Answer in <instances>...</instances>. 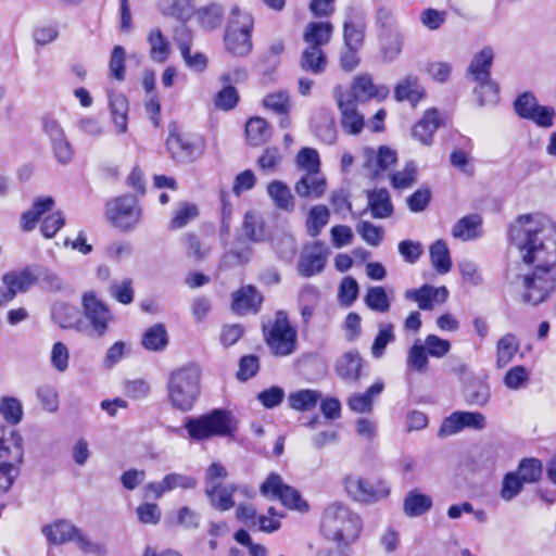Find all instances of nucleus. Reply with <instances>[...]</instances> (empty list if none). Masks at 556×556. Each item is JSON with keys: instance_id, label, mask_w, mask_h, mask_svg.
I'll use <instances>...</instances> for the list:
<instances>
[{"instance_id": "f257e3e1", "label": "nucleus", "mask_w": 556, "mask_h": 556, "mask_svg": "<svg viewBox=\"0 0 556 556\" xmlns=\"http://www.w3.org/2000/svg\"><path fill=\"white\" fill-rule=\"evenodd\" d=\"M510 243L531 273L519 277L522 301L531 305L543 303L556 288V224L541 215H521L509 228Z\"/></svg>"}, {"instance_id": "f03ea898", "label": "nucleus", "mask_w": 556, "mask_h": 556, "mask_svg": "<svg viewBox=\"0 0 556 556\" xmlns=\"http://www.w3.org/2000/svg\"><path fill=\"white\" fill-rule=\"evenodd\" d=\"M320 529L326 538L338 545L346 546L358 539L362 520L349 506L333 502L324 510Z\"/></svg>"}, {"instance_id": "7ed1b4c3", "label": "nucleus", "mask_w": 556, "mask_h": 556, "mask_svg": "<svg viewBox=\"0 0 556 556\" xmlns=\"http://www.w3.org/2000/svg\"><path fill=\"white\" fill-rule=\"evenodd\" d=\"M23 462V435L0 422V495L12 488L21 473Z\"/></svg>"}, {"instance_id": "20e7f679", "label": "nucleus", "mask_w": 556, "mask_h": 556, "mask_svg": "<svg viewBox=\"0 0 556 556\" xmlns=\"http://www.w3.org/2000/svg\"><path fill=\"white\" fill-rule=\"evenodd\" d=\"M201 372L195 365H186L173 370L167 381L170 405L181 412L192 409L200 395Z\"/></svg>"}, {"instance_id": "39448f33", "label": "nucleus", "mask_w": 556, "mask_h": 556, "mask_svg": "<svg viewBox=\"0 0 556 556\" xmlns=\"http://www.w3.org/2000/svg\"><path fill=\"white\" fill-rule=\"evenodd\" d=\"M189 438L195 441L212 437H225L235 429L231 414L223 409H214L198 418H189L185 425Z\"/></svg>"}, {"instance_id": "423d86ee", "label": "nucleus", "mask_w": 556, "mask_h": 556, "mask_svg": "<svg viewBox=\"0 0 556 556\" xmlns=\"http://www.w3.org/2000/svg\"><path fill=\"white\" fill-rule=\"evenodd\" d=\"M494 53L490 47L483 48L477 53L468 68L469 75L478 83L475 94L480 105L495 102L497 96V85L490 79V68L493 63Z\"/></svg>"}, {"instance_id": "0eeeda50", "label": "nucleus", "mask_w": 556, "mask_h": 556, "mask_svg": "<svg viewBox=\"0 0 556 556\" xmlns=\"http://www.w3.org/2000/svg\"><path fill=\"white\" fill-rule=\"evenodd\" d=\"M46 539L52 544H64L73 541L85 553L102 556L105 554L103 544L92 542L84 532L67 520H58L42 528Z\"/></svg>"}, {"instance_id": "6e6552de", "label": "nucleus", "mask_w": 556, "mask_h": 556, "mask_svg": "<svg viewBox=\"0 0 556 556\" xmlns=\"http://www.w3.org/2000/svg\"><path fill=\"white\" fill-rule=\"evenodd\" d=\"M298 332L289 323L287 313L278 311L265 331L266 343L276 356L291 355L296 348Z\"/></svg>"}, {"instance_id": "1a4fd4ad", "label": "nucleus", "mask_w": 556, "mask_h": 556, "mask_svg": "<svg viewBox=\"0 0 556 556\" xmlns=\"http://www.w3.org/2000/svg\"><path fill=\"white\" fill-rule=\"evenodd\" d=\"M232 14L237 15V20H232L226 29V48L235 55H248L252 51L253 20L249 14H239L237 9L232 10Z\"/></svg>"}, {"instance_id": "9d476101", "label": "nucleus", "mask_w": 556, "mask_h": 556, "mask_svg": "<svg viewBox=\"0 0 556 556\" xmlns=\"http://www.w3.org/2000/svg\"><path fill=\"white\" fill-rule=\"evenodd\" d=\"M106 215L114 227L127 231L139 224L142 211L136 197L126 194L108 203Z\"/></svg>"}, {"instance_id": "9b49d317", "label": "nucleus", "mask_w": 556, "mask_h": 556, "mask_svg": "<svg viewBox=\"0 0 556 556\" xmlns=\"http://www.w3.org/2000/svg\"><path fill=\"white\" fill-rule=\"evenodd\" d=\"M344 489L350 497L361 503H376L389 496L391 489L384 480L370 482L358 475L344 479Z\"/></svg>"}, {"instance_id": "f8f14e48", "label": "nucleus", "mask_w": 556, "mask_h": 556, "mask_svg": "<svg viewBox=\"0 0 556 556\" xmlns=\"http://www.w3.org/2000/svg\"><path fill=\"white\" fill-rule=\"evenodd\" d=\"M261 494L270 498H278L282 505L290 509L306 513L309 509L307 502L302 500L294 488L285 484L281 476L271 472L260 488Z\"/></svg>"}, {"instance_id": "ddd939ff", "label": "nucleus", "mask_w": 556, "mask_h": 556, "mask_svg": "<svg viewBox=\"0 0 556 556\" xmlns=\"http://www.w3.org/2000/svg\"><path fill=\"white\" fill-rule=\"evenodd\" d=\"M84 316L89 323L88 334L92 338H102L112 320V313L94 292L89 291L83 295Z\"/></svg>"}, {"instance_id": "4468645a", "label": "nucleus", "mask_w": 556, "mask_h": 556, "mask_svg": "<svg viewBox=\"0 0 556 556\" xmlns=\"http://www.w3.org/2000/svg\"><path fill=\"white\" fill-rule=\"evenodd\" d=\"M514 108L520 117L532 121L540 127L549 128L554 124L556 115L554 108L540 105L536 98L530 92L520 94L516 99Z\"/></svg>"}, {"instance_id": "2eb2a0df", "label": "nucleus", "mask_w": 556, "mask_h": 556, "mask_svg": "<svg viewBox=\"0 0 556 556\" xmlns=\"http://www.w3.org/2000/svg\"><path fill=\"white\" fill-rule=\"evenodd\" d=\"M333 96L341 112L342 128L350 135L359 134L364 127V117L356 110L353 94L346 88L337 86Z\"/></svg>"}, {"instance_id": "dca6fc26", "label": "nucleus", "mask_w": 556, "mask_h": 556, "mask_svg": "<svg viewBox=\"0 0 556 556\" xmlns=\"http://www.w3.org/2000/svg\"><path fill=\"white\" fill-rule=\"evenodd\" d=\"M42 130L49 138L54 156L59 163L63 165L68 164L73 160L74 151L61 123L54 117L46 116L42 119Z\"/></svg>"}, {"instance_id": "f3484780", "label": "nucleus", "mask_w": 556, "mask_h": 556, "mask_svg": "<svg viewBox=\"0 0 556 556\" xmlns=\"http://www.w3.org/2000/svg\"><path fill=\"white\" fill-rule=\"evenodd\" d=\"M486 427V418L479 412H454L446 417L440 429L439 435L447 437L456 434L465 428L482 430Z\"/></svg>"}, {"instance_id": "a211bd4d", "label": "nucleus", "mask_w": 556, "mask_h": 556, "mask_svg": "<svg viewBox=\"0 0 556 556\" xmlns=\"http://www.w3.org/2000/svg\"><path fill=\"white\" fill-rule=\"evenodd\" d=\"M166 147L172 157L182 163L192 162L204 152V143L201 139L192 140L176 131L169 132Z\"/></svg>"}, {"instance_id": "6ab92c4d", "label": "nucleus", "mask_w": 556, "mask_h": 556, "mask_svg": "<svg viewBox=\"0 0 556 556\" xmlns=\"http://www.w3.org/2000/svg\"><path fill=\"white\" fill-rule=\"evenodd\" d=\"M329 254L328 248L321 241L306 245L299 258L298 271L303 277H312L321 273Z\"/></svg>"}, {"instance_id": "aec40b11", "label": "nucleus", "mask_w": 556, "mask_h": 556, "mask_svg": "<svg viewBox=\"0 0 556 556\" xmlns=\"http://www.w3.org/2000/svg\"><path fill=\"white\" fill-rule=\"evenodd\" d=\"M197 486V480L179 472H170L164 476L161 481L149 482L144 485V496L161 498L165 493L177 489L189 490Z\"/></svg>"}, {"instance_id": "412c9836", "label": "nucleus", "mask_w": 556, "mask_h": 556, "mask_svg": "<svg viewBox=\"0 0 556 556\" xmlns=\"http://www.w3.org/2000/svg\"><path fill=\"white\" fill-rule=\"evenodd\" d=\"M224 480L214 479L210 481L208 477L204 479V492L210 500L211 505L219 510L227 511L235 506L233 493L238 490L236 484H223Z\"/></svg>"}, {"instance_id": "4be33fe9", "label": "nucleus", "mask_w": 556, "mask_h": 556, "mask_svg": "<svg viewBox=\"0 0 556 556\" xmlns=\"http://www.w3.org/2000/svg\"><path fill=\"white\" fill-rule=\"evenodd\" d=\"M406 300L414 301L422 311H431L437 304H443L448 298L446 287L424 285L418 289H409L404 294Z\"/></svg>"}, {"instance_id": "5701e85b", "label": "nucleus", "mask_w": 556, "mask_h": 556, "mask_svg": "<svg viewBox=\"0 0 556 556\" xmlns=\"http://www.w3.org/2000/svg\"><path fill=\"white\" fill-rule=\"evenodd\" d=\"M247 78L245 70H235L232 74H224L220 76L219 80L224 85L223 89L216 93L214 97V105L215 108L222 111L232 110L238 101L239 94L235 87L230 86L232 80L240 81Z\"/></svg>"}, {"instance_id": "b1692460", "label": "nucleus", "mask_w": 556, "mask_h": 556, "mask_svg": "<svg viewBox=\"0 0 556 556\" xmlns=\"http://www.w3.org/2000/svg\"><path fill=\"white\" fill-rule=\"evenodd\" d=\"M350 93L353 94L354 102L370 99L382 101L389 96L390 90L384 85H375L369 75H359L354 78Z\"/></svg>"}, {"instance_id": "393cba45", "label": "nucleus", "mask_w": 556, "mask_h": 556, "mask_svg": "<svg viewBox=\"0 0 556 556\" xmlns=\"http://www.w3.org/2000/svg\"><path fill=\"white\" fill-rule=\"evenodd\" d=\"M366 167L374 177L380 175L396 163V152L388 147H380L377 151L368 148L365 150Z\"/></svg>"}, {"instance_id": "a878e982", "label": "nucleus", "mask_w": 556, "mask_h": 556, "mask_svg": "<svg viewBox=\"0 0 556 556\" xmlns=\"http://www.w3.org/2000/svg\"><path fill=\"white\" fill-rule=\"evenodd\" d=\"M109 108L113 127L116 134H125L128 129V100L123 93L109 94Z\"/></svg>"}, {"instance_id": "bb28decb", "label": "nucleus", "mask_w": 556, "mask_h": 556, "mask_svg": "<svg viewBox=\"0 0 556 556\" xmlns=\"http://www.w3.org/2000/svg\"><path fill=\"white\" fill-rule=\"evenodd\" d=\"M384 389L382 380L374 382L364 393H354L348 400V406L351 410L358 414L371 413L374 401Z\"/></svg>"}, {"instance_id": "cd10ccee", "label": "nucleus", "mask_w": 556, "mask_h": 556, "mask_svg": "<svg viewBox=\"0 0 556 556\" xmlns=\"http://www.w3.org/2000/svg\"><path fill=\"white\" fill-rule=\"evenodd\" d=\"M440 126L439 112L435 109H429L413 127V137L422 144L429 146L432 143L433 135Z\"/></svg>"}, {"instance_id": "c85d7f7f", "label": "nucleus", "mask_w": 556, "mask_h": 556, "mask_svg": "<svg viewBox=\"0 0 556 556\" xmlns=\"http://www.w3.org/2000/svg\"><path fill=\"white\" fill-rule=\"evenodd\" d=\"M296 194L301 198L318 199L326 191V179L320 173L305 174L294 186Z\"/></svg>"}, {"instance_id": "c756f323", "label": "nucleus", "mask_w": 556, "mask_h": 556, "mask_svg": "<svg viewBox=\"0 0 556 556\" xmlns=\"http://www.w3.org/2000/svg\"><path fill=\"white\" fill-rule=\"evenodd\" d=\"M363 358L355 350L344 353L336 364L337 374L346 381L359 379Z\"/></svg>"}, {"instance_id": "7c9ffc66", "label": "nucleus", "mask_w": 556, "mask_h": 556, "mask_svg": "<svg viewBox=\"0 0 556 556\" xmlns=\"http://www.w3.org/2000/svg\"><path fill=\"white\" fill-rule=\"evenodd\" d=\"M262 302V296L252 286H247L232 294V308L238 314L255 312Z\"/></svg>"}, {"instance_id": "2f4dec72", "label": "nucleus", "mask_w": 556, "mask_h": 556, "mask_svg": "<svg viewBox=\"0 0 556 556\" xmlns=\"http://www.w3.org/2000/svg\"><path fill=\"white\" fill-rule=\"evenodd\" d=\"M394 96L400 102L409 101L415 105L424 98L425 89L420 86L417 76L407 75L395 86Z\"/></svg>"}, {"instance_id": "473e14b6", "label": "nucleus", "mask_w": 556, "mask_h": 556, "mask_svg": "<svg viewBox=\"0 0 556 556\" xmlns=\"http://www.w3.org/2000/svg\"><path fill=\"white\" fill-rule=\"evenodd\" d=\"M482 218L471 214L460 218L452 228V236L463 241L476 239L481 236Z\"/></svg>"}, {"instance_id": "72a5a7b5", "label": "nucleus", "mask_w": 556, "mask_h": 556, "mask_svg": "<svg viewBox=\"0 0 556 556\" xmlns=\"http://www.w3.org/2000/svg\"><path fill=\"white\" fill-rule=\"evenodd\" d=\"M368 207L374 218H388L393 214V205L387 189H374L368 192Z\"/></svg>"}, {"instance_id": "f704fd0d", "label": "nucleus", "mask_w": 556, "mask_h": 556, "mask_svg": "<svg viewBox=\"0 0 556 556\" xmlns=\"http://www.w3.org/2000/svg\"><path fill=\"white\" fill-rule=\"evenodd\" d=\"M321 400V393L314 389H300L290 392L287 402L291 409L307 412L316 407Z\"/></svg>"}, {"instance_id": "c9c22d12", "label": "nucleus", "mask_w": 556, "mask_h": 556, "mask_svg": "<svg viewBox=\"0 0 556 556\" xmlns=\"http://www.w3.org/2000/svg\"><path fill=\"white\" fill-rule=\"evenodd\" d=\"M331 35L332 25L329 22H312L307 24L303 38L307 47L321 49L330 41Z\"/></svg>"}, {"instance_id": "e433bc0d", "label": "nucleus", "mask_w": 556, "mask_h": 556, "mask_svg": "<svg viewBox=\"0 0 556 556\" xmlns=\"http://www.w3.org/2000/svg\"><path fill=\"white\" fill-rule=\"evenodd\" d=\"M328 64L327 56L323 49L316 47H306L300 56V67L304 72L314 75L323 74Z\"/></svg>"}, {"instance_id": "4c0bfd02", "label": "nucleus", "mask_w": 556, "mask_h": 556, "mask_svg": "<svg viewBox=\"0 0 556 556\" xmlns=\"http://www.w3.org/2000/svg\"><path fill=\"white\" fill-rule=\"evenodd\" d=\"M176 42L188 68L201 73L207 67V58L204 53L191 52V39L188 33H186V38H178Z\"/></svg>"}, {"instance_id": "58836bf2", "label": "nucleus", "mask_w": 556, "mask_h": 556, "mask_svg": "<svg viewBox=\"0 0 556 556\" xmlns=\"http://www.w3.org/2000/svg\"><path fill=\"white\" fill-rule=\"evenodd\" d=\"M54 201L51 197L38 198L35 200L30 210L25 212L21 217V227L25 231L33 230L40 217L52 210Z\"/></svg>"}, {"instance_id": "ea45409f", "label": "nucleus", "mask_w": 556, "mask_h": 556, "mask_svg": "<svg viewBox=\"0 0 556 556\" xmlns=\"http://www.w3.org/2000/svg\"><path fill=\"white\" fill-rule=\"evenodd\" d=\"M159 8L164 15L182 22L190 20L194 13L192 0H160Z\"/></svg>"}, {"instance_id": "a19ab883", "label": "nucleus", "mask_w": 556, "mask_h": 556, "mask_svg": "<svg viewBox=\"0 0 556 556\" xmlns=\"http://www.w3.org/2000/svg\"><path fill=\"white\" fill-rule=\"evenodd\" d=\"M150 56L154 62L163 63L170 54V45L160 28H152L148 34Z\"/></svg>"}, {"instance_id": "79ce46f5", "label": "nucleus", "mask_w": 556, "mask_h": 556, "mask_svg": "<svg viewBox=\"0 0 556 556\" xmlns=\"http://www.w3.org/2000/svg\"><path fill=\"white\" fill-rule=\"evenodd\" d=\"M267 192L278 208L287 212L294 210V198L285 182L280 180L271 181L267 187Z\"/></svg>"}, {"instance_id": "37998d69", "label": "nucleus", "mask_w": 556, "mask_h": 556, "mask_svg": "<svg viewBox=\"0 0 556 556\" xmlns=\"http://www.w3.org/2000/svg\"><path fill=\"white\" fill-rule=\"evenodd\" d=\"M520 348L519 339L513 333L501 337L496 343V365L504 367L510 363Z\"/></svg>"}, {"instance_id": "c03bdc74", "label": "nucleus", "mask_w": 556, "mask_h": 556, "mask_svg": "<svg viewBox=\"0 0 556 556\" xmlns=\"http://www.w3.org/2000/svg\"><path fill=\"white\" fill-rule=\"evenodd\" d=\"M432 507V500L417 490L410 491L404 500V513L408 517H417Z\"/></svg>"}, {"instance_id": "a18cd8bd", "label": "nucleus", "mask_w": 556, "mask_h": 556, "mask_svg": "<svg viewBox=\"0 0 556 556\" xmlns=\"http://www.w3.org/2000/svg\"><path fill=\"white\" fill-rule=\"evenodd\" d=\"M433 268L439 274H447L452 268L450 250L443 240H437L429 249Z\"/></svg>"}, {"instance_id": "49530a36", "label": "nucleus", "mask_w": 556, "mask_h": 556, "mask_svg": "<svg viewBox=\"0 0 556 556\" xmlns=\"http://www.w3.org/2000/svg\"><path fill=\"white\" fill-rule=\"evenodd\" d=\"M248 140L253 146L265 143L271 136L267 122L262 117H252L245 125Z\"/></svg>"}, {"instance_id": "de8ad7c7", "label": "nucleus", "mask_w": 556, "mask_h": 556, "mask_svg": "<svg viewBox=\"0 0 556 556\" xmlns=\"http://www.w3.org/2000/svg\"><path fill=\"white\" fill-rule=\"evenodd\" d=\"M0 416L10 426H17L24 416L21 401L14 396H2L0 399Z\"/></svg>"}, {"instance_id": "09e8293b", "label": "nucleus", "mask_w": 556, "mask_h": 556, "mask_svg": "<svg viewBox=\"0 0 556 556\" xmlns=\"http://www.w3.org/2000/svg\"><path fill=\"white\" fill-rule=\"evenodd\" d=\"M35 394L43 410L55 413L59 409V393L53 383H39L35 389Z\"/></svg>"}, {"instance_id": "8fccbe9b", "label": "nucleus", "mask_w": 556, "mask_h": 556, "mask_svg": "<svg viewBox=\"0 0 556 556\" xmlns=\"http://www.w3.org/2000/svg\"><path fill=\"white\" fill-rule=\"evenodd\" d=\"M242 227L247 237L254 242H263L268 238L264 222L255 212L245 213Z\"/></svg>"}, {"instance_id": "3c124183", "label": "nucleus", "mask_w": 556, "mask_h": 556, "mask_svg": "<svg viewBox=\"0 0 556 556\" xmlns=\"http://www.w3.org/2000/svg\"><path fill=\"white\" fill-rule=\"evenodd\" d=\"M168 344V336L162 324L150 327L142 337V345L149 351H162Z\"/></svg>"}, {"instance_id": "603ef678", "label": "nucleus", "mask_w": 556, "mask_h": 556, "mask_svg": "<svg viewBox=\"0 0 556 556\" xmlns=\"http://www.w3.org/2000/svg\"><path fill=\"white\" fill-rule=\"evenodd\" d=\"M330 212L327 206L318 204L313 206L306 219L307 233L311 237H317L321 229L328 224Z\"/></svg>"}, {"instance_id": "864d4df0", "label": "nucleus", "mask_w": 556, "mask_h": 556, "mask_svg": "<svg viewBox=\"0 0 556 556\" xmlns=\"http://www.w3.org/2000/svg\"><path fill=\"white\" fill-rule=\"evenodd\" d=\"M263 105L265 109L271 111L277 115H287L291 110V100L288 91L279 90L266 94L263 98Z\"/></svg>"}, {"instance_id": "5fc2aeb1", "label": "nucleus", "mask_w": 556, "mask_h": 556, "mask_svg": "<svg viewBox=\"0 0 556 556\" xmlns=\"http://www.w3.org/2000/svg\"><path fill=\"white\" fill-rule=\"evenodd\" d=\"M197 17L202 27L211 30L222 25L224 18V10L217 3H211L202 7L197 11Z\"/></svg>"}, {"instance_id": "6e6d98bb", "label": "nucleus", "mask_w": 556, "mask_h": 556, "mask_svg": "<svg viewBox=\"0 0 556 556\" xmlns=\"http://www.w3.org/2000/svg\"><path fill=\"white\" fill-rule=\"evenodd\" d=\"M407 366L410 370L426 372L429 366L428 353L420 340H416L407 355Z\"/></svg>"}, {"instance_id": "4d7b16f0", "label": "nucleus", "mask_w": 556, "mask_h": 556, "mask_svg": "<svg viewBox=\"0 0 556 556\" xmlns=\"http://www.w3.org/2000/svg\"><path fill=\"white\" fill-rule=\"evenodd\" d=\"M365 24L362 20L344 22V43L346 48L361 49L364 41Z\"/></svg>"}, {"instance_id": "13d9d810", "label": "nucleus", "mask_w": 556, "mask_h": 556, "mask_svg": "<svg viewBox=\"0 0 556 556\" xmlns=\"http://www.w3.org/2000/svg\"><path fill=\"white\" fill-rule=\"evenodd\" d=\"M36 277L29 269H25L21 273H8L2 277V283H7L10 286L14 293L16 294L20 291H26L30 288L37 280Z\"/></svg>"}, {"instance_id": "bf43d9fd", "label": "nucleus", "mask_w": 556, "mask_h": 556, "mask_svg": "<svg viewBox=\"0 0 556 556\" xmlns=\"http://www.w3.org/2000/svg\"><path fill=\"white\" fill-rule=\"evenodd\" d=\"M364 303L368 308L378 313H387L390 309V301L383 287H370L364 296Z\"/></svg>"}, {"instance_id": "052dcab7", "label": "nucleus", "mask_w": 556, "mask_h": 556, "mask_svg": "<svg viewBox=\"0 0 556 556\" xmlns=\"http://www.w3.org/2000/svg\"><path fill=\"white\" fill-rule=\"evenodd\" d=\"M199 215L198 206L193 203L182 202L174 212V216L169 223V228L173 230L180 229L187 226L191 220Z\"/></svg>"}, {"instance_id": "680f3d73", "label": "nucleus", "mask_w": 556, "mask_h": 556, "mask_svg": "<svg viewBox=\"0 0 556 556\" xmlns=\"http://www.w3.org/2000/svg\"><path fill=\"white\" fill-rule=\"evenodd\" d=\"M52 317L60 327L72 328L78 319V312L66 303H55L52 308Z\"/></svg>"}, {"instance_id": "e2e57ef3", "label": "nucleus", "mask_w": 556, "mask_h": 556, "mask_svg": "<svg viewBox=\"0 0 556 556\" xmlns=\"http://www.w3.org/2000/svg\"><path fill=\"white\" fill-rule=\"evenodd\" d=\"M491 396V390L488 383L476 380L472 381L466 390V401L469 404L484 406Z\"/></svg>"}, {"instance_id": "0e129e2a", "label": "nucleus", "mask_w": 556, "mask_h": 556, "mask_svg": "<svg viewBox=\"0 0 556 556\" xmlns=\"http://www.w3.org/2000/svg\"><path fill=\"white\" fill-rule=\"evenodd\" d=\"M516 473L525 483H534L542 476V463L538 458H523Z\"/></svg>"}, {"instance_id": "69168bd1", "label": "nucleus", "mask_w": 556, "mask_h": 556, "mask_svg": "<svg viewBox=\"0 0 556 556\" xmlns=\"http://www.w3.org/2000/svg\"><path fill=\"white\" fill-rule=\"evenodd\" d=\"M394 340L395 336L393 332V326L391 324H380L379 332L376 336L374 343L371 345V355L375 358L382 357L387 345L393 342Z\"/></svg>"}, {"instance_id": "338daca9", "label": "nucleus", "mask_w": 556, "mask_h": 556, "mask_svg": "<svg viewBox=\"0 0 556 556\" xmlns=\"http://www.w3.org/2000/svg\"><path fill=\"white\" fill-rule=\"evenodd\" d=\"M356 231L361 238L371 247H378L383 240L384 230L370 222L362 220L356 225Z\"/></svg>"}, {"instance_id": "774afa93", "label": "nucleus", "mask_w": 556, "mask_h": 556, "mask_svg": "<svg viewBox=\"0 0 556 556\" xmlns=\"http://www.w3.org/2000/svg\"><path fill=\"white\" fill-rule=\"evenodd\" d=\"M296 164L305 174H317L320 169L319 154L313 148H303L296 155Z\"/></svg>"}]
</instances>
